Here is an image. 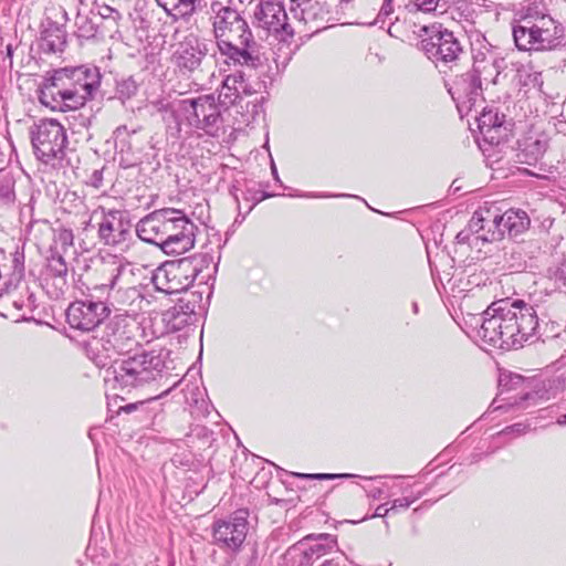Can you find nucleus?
I'll return each instance as SVG.
<instances>
[{
  "mask_svg": "<svg viewBox=\"0 0 566 566\" xmlns=\"http://www.w3.org/2000/svg\"><path fill=\"white\" fill-rule=\"evenodd\" d=\"M538 321L532 305L520 300H501L484 311L480 335L493 346L517 348L533 337L537 338Z\"/></svg>",
  "mask_w": 566,
  "mask_h": 566,
  "instance_id": "1",
  "label": "nucleus"
},
{
  "mask_svg": "<svg viewBox=\"0 0 566 566\" xmlns=\"http://www.w3.org/2000/svg\"><path fill=\"white\" fill-rule=\"evenodd\" d=\"M210 20L218 50L232 65L258 69L262 57L252 31L241 13L214 1L210 6Z\"/></svg>",
  "mask_w": 566,
  "mask_h": 566,
  "instance_id": "2",
  "label": "nucleus"
},
{
  "mask_svg": "<svg viewBox=\"0 0 566 566\" xmlns=\"http://www.w3.org/2000/svg\"><path fill=\"white\" fill-rule=\"evenodd\" d=\"M99 86L97 69L85 66L64 67L54 71L39 88V101L52 111L77 109L93 97Z\"/></svg>",
  "mask_w": 566,
  "mask_h": 566,
  "instance_id": "3",
  "label": "nucleus"
},
{
  "mask_svg": "<svg viewBox=\"0 0 566 566\" xmlns=\"http://www.w3.org/2000/svg\"><path fill=\"white\" fill-rule=\"evenodd\" d=\"M196 224L181 211L158 209L142 218L136 233L144 242L158 245L166 254H182L195 245Z\"/></svg>",
  "mask_w": 566,
  "mask_h": 566,
  "instance_id": "4",
  "label": "nucleus"
},
{
  "mask_svg": "<svg viewBox=\"0 0 566 566\" xmlns=\"http://www.w3.org/2000/svg\"><path fill=\"white\" fill-rule=\"evenodd\" d=\"M164 367L159 354L142 350L133 356L114 359L105 369L104 382L109 390L130 392L156 380Z\"/></svg>",
  "mask_w": 566,
  "mask_h": 566,
  "instance_id": "5",
  "label": "nucleus"
},
{
  "mask_svg": "<svg viewBox=\"0 0 566 566\" xmlns=\"http://www.w3.org/2000/svg\"><path fill=\"white\" fill-rule=\"evenodd\" d=\"M564 28L551 15L527 7L513 25V38L521 51L551 50L560 43Z\"/></svg>",
  "mask_w": 566,
  "mask_h": 566,
  "instance_id": "6",
  "label": "nucleus"
},
{
  "mask_svg": "<svg viewBox=\"0 0 566 566\" xmlns=\"http://www.w3.org/2000/svg\"><path fill=\"white\" fill-rule=\"evenodd\" d=\"M211 260L207 254L193 255L178 261L166 262L153 274V284L157 291L175 294L187 291L202 271L203 264Z\"/></svg>",
  "mask_w": 566,
  "mask_h": 566,
  "instance_id": "7",
  "label": "nucleus"
},
{
  "mask_svg": "<svg viewBox=\"0 0 566 566\" xmlns=\"http://www.w3.org/2000/svg\"><path fill=\"white\" fill-rule=\"evenodd\" d=\"M95 273L96 280L86 286V300H105L109 307L114 289L122 283H130L135 275L132 263L115 255L103 258Z\"/></svg>",
  "mask_w": 566,
  "mask_h": 566,
  "instance_id": "8",
  "label": "nucleus"
},
{
  "mask_svg": "<svg viewBox=\"0 0 566 566\" xmlns=\"http://www.w3.org/2000/svg\"><path fill=\"white\" fill-rule=\"evenodd\" d=\"M35 157L45 165L56 166L65 156L67 144L64 127L55 119H41L31 130Z\"/></svg>",
  "mask_w": 566,
  "mask_h": 566,
  "instance_id": "9",
  "label": "nucleus"
},
{
  "mask_svg": "<svg viewBox=\"0 0 566 566\" xmlns=\"http://www.w3.org/2000/svg\"><path fill=\"white\" fill-rule=\"evenodd\" d=\"M420 31L419 48L437 66L457 64L464 54L460 40L441 25H423Z\"/></svg>",
  "mask_w": 566,
  "mask_h": 566,
  "instance_id": "10",
  "label": "nucleus"
},
{
  "mask_svg": "<svg viewBox=\"0 0 566 566\" xmlns=\"http://www.w3.org/2000/svg\"><path fill=\"white\" fill-rule=\"evenodd\" d=\"M253 24L284 42L292 40L296 34V27L290 22L289 13L279 1L256 2L253 7Z\"/></svg>",
  "mask_w": 566,
  "mask_h": 566,
  "instance_id": "11",
  "label": "nucleus"
},
{
  "mask_svg": "<svg viewBox=\"0 0 566 566\" xmlns=\"http://www.w3.org/2000/svg\"><path fill=\"white\" fill-rule=\"evenodd\" d=\"M180 108L190 126L202 129L208 134L218 130L221 113L212 95L182 99Z\"/></svg>",
  "mask_w": 566,
  "mask_h": 566,
  "instance_id": "12",
  "label": "nucleus"
},
{
  "mask_svg": "<svg viewBox=\"0 0 566 566\" xmlns=\"http://www.w3.org/2000/svg\"><path fill=\"white\" fill-rule=\"evenodd\" d=\"M289 12L296 27V33L305 31L316 33L325 29L332 20V10L327 0L290 4Z\"/></svg>",
  "mask_w": 566,
  "mask_h": 566,
  "instance_id": "13",
  "label": "nucleus"
},
{
  "mask_svg": "<svg viewBox=\"0 0 566 566\" xmlns=\"http://www.w3.org/2000/svg\"><path fill=\"white\" fill-rule=\"evenodd\" d=\"M135 325L123 314L115 315L104 327L98 343L111 358V353L124 355L130 352L136 344L134 337Z\"/></svg>",
  "mask_w": 566,
  "mask_h": 566,
  "instance_id": "14",
  "label": "nucleus"
},
{
  "mask_svg": "<svg viewBox=\"0 0 566 566\" xmlns=\"http://www.w3.org/2000/svg\"><path fill=\"white\" fill-rule=\"evenodd\" d=\"M337 547V538L327 533L308 534L287 549L297 566H312L313 563Z\"/></svg>",
  "mask_w": 566,
  "mask_h": 566,
  "instance_id": "15",
  "label": "nucleus"
},
{
  "mask_svg": "<svg viewBox=\"0 0 566 566\" xmlns=\"http://www.w3.org/2000/svg\"><path fill=\"white\" fill-rule=\"evenodd\" d=\"M248 530V512L237 511L227 518L218 520L213 523V543L220 547L235 551L245 541Z\"/></svg>",
  "mask_w": 566,
  "mask_h": 566,
  "instance_id": "16",
  "label": "nucleus"
},
{
  "mask_svg": "<svg viewBox=\"0 0 566 566\" xmlns=\"http://www.w3.org/2000/svg\"><path fill=\"white\" fill-rule=\"evenodd\" d=\"M109 315L104 301H75L66 310V319L72 328L91 332Z\"/></svg>",
  "mask_w": 566,
  "mask_h": 566,
  "instance_id": "17",
  "label": "nucleus"
},
{
  "mask_svg": "<svg viewBox=\"0 0 566 566\" xmlns=\"http://www.w3.org/2000/svg\"><path fill=\"white\" fill-rule=\"evenodd\" d=\"M208 44L196 35L189 34L181 42L172 54V61L181 73H191L199 69L208 55Z\"/></svg>",
  "mask_w": 566,
  "mask_h": 566,
  "instance_id": "18",
  "label": "nucleus"
},
{
  "mask_svg": "<svg viewBox=\"0 0 566 566\" xmlns=\"http://www.w3.org/2000/svg\"><path fill=\"white\" fill-rule=\"evenodd\" d=\"M130 233V223L120 210L102 209V220L98 226V237L106 245L125 243Z\"/></svg>",
  "mask_w": 566,
  "mask_h": 566,
  "instance_id": "19",
  "label": "nucleus"
},
{
  "mask_svg": "<svg viewBox=\"0 0 566 566\" xmlns=\"http://www.w3.org/2000/svg\"><path fill=\"white\" fill-rule=\"evenodd\" d=\"M128 284L129 283H122L117 285L111 298V310L124 311V316L127 318L136 316L149 305V301L144 297L140 290L136 286H128Z\"/></svg>",
  "mask_w": 566,
  "mask_h": 566,
  "instance_id": "20",
  "label": "nucleus"
},
{
  "mask_svg": "<svg viewBox=\"0 0 566 566\" xmlns=\"http://www.w3.org/2000/svg\"><path fill=\"white\" fill-rule=\"evenodd\" d=\"M482 83L479 80V75L473 70L457 76L453 87L450 90L453 99L462 102L463 104L469 103V108L480 96Z\"/></svg>",
  "mask_w": 566,
  "mask_h": 566,
  "instance_id": "21",
  "label": "nucleus"
},
{
  "mask_svg": "<svg viewBox=\"0 0 566 566\" xmlns=\"http://www.w3.org/2000/svg\"><path fill=\"white\" fill-rule=\"evenodd\" d=\"M156 2L174 21L179 19L188 21L203 6V0H156Z\"/></svg>",
  "mask_w": 566,
  "mask_h": 566,
  "instance_id": "22",
  "label": "nucleus"
},
{
  "mask_svg": "<svg viewBox=\"0 0 566 566\" xmlns=\"http://www.w3.org/2000/svg\"><path fill=\"white\" fill-rule=\"evenodd\" d=\"M500 221H502L503 229L511 238L522 234L531 224L530 217L525 211L513 209L501 214Z\"/></svg>",
  "mask_w": 566,
  "mask_h": 566,
  "instance_id": "23",
  "label": "nucleus"
},
{
  "mask_svg": "<svg viewBox=\"0 0 566 566\" xmlns=\"http://www.w3.org/2000/svg\"><path fill=\"white\" fill-rule=\"evenodd\" d=\"M478 127L484 139L490 140V143L500 142L502 120L496 112H493L492 109L483 111L478 117Z\"/></svg>",
  "mask_w": 566,
  "mask_h": 566,
  "instance_id": "24",
  "label": "nucleus"
},
{
  "mask_svg": "<svg viewBox=\"0 0 566 566\" xmlns=\"http://www.w3.org/2000/svg\"><path fill=\"white\" fill-rule=\"evenodd\" d=\"M65 43V31L56 24H49L42 32L40 48L45 53H56L63 51Z\"/></svg>",
  "mask_w": 566,
  "mask_h": 566,
  "instance_id": "25",
  "label": "nucleus"
},
{
  "mask_svg": "<svg viewBox=\"0 0 566 566\" xmlns=\"http://www.w3.org/2000/svg\"><path fill=\"white\" fill-rule=\"evenodd\" d=\"M472 70L479 75V80L481 82L484 80L495 84L496 78L500 75L499 62L495 59H489L483 54L482 57H479V55L474 56Z\"/></svg>",
  "mask_w": 566,
  "mask_h": 566,
  "instance_id": "26",
  "label": "nucleus"
},
{
  "mask_svg": "<svg viewBox=\"0 0 566 566\" xmlns=\"http://www.w3.org/2000/svg\"><path fill=\"white\" fill-rule=\"evenodd\" d=\"M546 151V143L530 138L520 145L518 160L526 165L535 164Z\"/></svg>",
  "mask_w": 566,
  "mask_h": 566,
  "instance_id": "27",
  "label": "nucleus"
},
{
  "mask_svg": "<svg viewBox=\"0 0 566 566\" xmlns=\"http://www.w3.org/2000/svg\"><path fill=\"white\" fill-rule=\"evenodd\" d=\"M244 87V78L242 72H237L228 75L223 80L222 90L219 97H223L224 102L234 103L239 96L240 91Z\"/></svg>",
  "mask_w": 566,
  "mask_h": 566,
  "instance_id": "28",
  "label": "nucleus"
},
{
  "mask_svg": "<svg viewBox=\"0 0 566 566\" xmlns=\"http://www.w3.org/2000/svg\"><path fill=\"white\" fill-rule=\"evenodd\" d=\"M500 217L489 209L485 210V231L481 233V241L494 242L504 237L505 230L503 229L502 221H500Z\"/></svg>",
  "mask_w": 566,
  "mask_h": 566,
  "instance_id": "29",
  "label": "nucleus"
},
{
  "mask_svg": "<svg viewBox=\"0 0 566 566\" xmlns=\"http://www.w3.org/2000/svg\"><path fill=\"white\" fill-rule=\"evenodd\" d=\"M76 34L82 39L94 38L98 23L96 17L90 11L88 13L78 12L75 18Z\"/></svg>",
  "mask_w": 566,
  "mask_h": 566,
  "instance_id": "30",
  "label": "nucleus"
},
{
  "mask_svg": "<svg viewBox=\"0 0 566 566\" xmlns=\"http://www.w3.org/2000/svg\"><path fill=\"white\" fill-rule=\"evenodd\" d=\"M201 296L197 293H190L185 297H180L175 306L171 307V315L175 313L181 314L191 319V316L196 314Z\"/></svg>",
  "mask_w": 566,
  "mask_h": 566,
  "instance_id": "31",
  "label": "nucleus"
},
{
  "mask_svg": "<svg viewBox=\"0 0 566 566\" xmlns=\"http://www.w3.org/2000/svg\"><path fill=\"white\" fill-rule=\"evenodd\" d=\"M14 180L9 172L0 171V203L10 205L14 201Z\"/></svg>",
  "mask_w": 566,
  "mask_h": 566,
  "instance_id": "32",
  "label": "nucleus"
},
{
  "mask_svg": "<svg viewBox=\"0 0 566 566\" xmlns=\"http://www.w3.org/2000/svg\"><path fill=\"white\" fill-rule=\"evenodd\" d=\"M138 85L133 77H127L117 82L115 98L119 99L122 104L136 95Z\"/></svg>",
  "mask_w": 566,
  "mask_h": 566,
  "instance_id": "33",
  "label": "nucleus"
},
{
  "mask_svg": "<svg viewBox=\"0 0 566 566\" xmlns=\"http://www.w3.org/2000/svg\"><path fill=\"white\" fill-rule=\"evenodd\" d=\"M67 276V265L60 254H52L48 259L45 277Z\"/></svg>",
  "mask_w": 566,
  "mask_h": 566,
  "instance_id": "34",
  "label": "nucleus"
},
{
  "mask_svg": "<svg viewBox=\"0 0 566 566\" xmlns=\"http://www.w3.org/2000/svg\"><path fill=\"white\" fill-rule=\"evenodd\" d=\"M45 284L49 294L54 298H59L63 296L67 290V276L45 277Z\"/></svg>",
  "mask_w": 566,
  "mask_h": 566,
  "instance_id": "35",
  "label": "nucleus"
},
{
  "mask_svg": "<svg viewBox=\"0 0 566 566\" xmlns=\"http://www.w3.org/2000/svg\"><path fill=\"white\" fill-rule=\"evenodd\" d=\"M91 11L97 20L112 21L114 23H116L122 17L116 9L107 4H96Z\"/></svg>",
  "mask_w": 566,
  "mask_h": 566,
  "instance_id": "36",
  "label": "nucleus"
},
{
  "mask_svg": "<svg viewBox=\"0 0 566 566\" xmlns=\"http://www.w3.org/2000/svg\"><path fill=\"white\" fill-rule=\"evenodd\" d=\"M548 277L553 281L555 290H562L566 287V265L560 264L548 270Z\"/></svg>",
  "mask_w": 566,
  "mask_h": 566,
  "instance_id": "37",
  "label": "nucleus"
},
{
  "mask_svg": "<svg viewBox=\"0 0 566 566\" xmlns=\"http://www.w3.org/2000/svg\"><path fill=\"white\" fill-rule=\"evenodd\" d=\"M485 210H478L473 213L469 221V229L472 233L476 234V239L481 240V233L485 231Z\"/></svg>",
  "mask_w": 566,
  "mask_h": 566,
  "instance_id": "38",
  "label": "nucleus"
},
{
  "mask_svg": "<svg viewBox=\"0 0 566 566\" xmlns=\"http://www.w3.org/2000/svg\"><path fill=\"white\" fill-rule=\"evenodd\" d=\"M165 321L174 331H179L191 322L190 318L181 316L179 313L171 315V308L165 313Z\"/></svg>",
  "mask_w": 566,
  "mask_h": 566,
  "instance_id": "39",
  "label": "nucleus"
},
{
  "mask_svg": "<svg viewBox=\"0 0 566 566\" xmlns=\"http://www.w3.org/2000/svg\"><path fill=\"white\" fill-rule=\"evenodd\" d=\"M296 476L301 479H307V480H335V479H347L355 476L354 474L348 473H342V474H334V473H295Z\"/></svg>",
  "mask_w": 566,
  "mask_h": 566,
  "instance_id": "40",
  "label": "nucleus"
},
{
  "mask_svg": "<svg viewBox=\"0 0 566 566\" xmlns=\"http://www.w3.org/2000/svg\"><path fill=\"white\" fill-rule=\"evenodd\" d=\"M523 74L525 75V78H524V82H523V84L525 86H531V87L541 90V87L543 85V80H542V73L541 72H536V71L527 72V71H524L523 73H521V77L523 76Z\"/></svg>",
  "mask_w": 566,
  "mask_h": 566,
  "instance_id": "41",
  "label": "nucleus"
},
{
  "mask_svg": "<svg viewBox=\"0 0 566 566\" xmlns=\"http://www.w3.org/2000/svg\"><path fill=\"white\" fill-rule=\"evenodd\" d=\"M418 497L409 499V497H400L396 499L391 502L389 507L391 511H397L399 509L407 510Z\"/></svg>",
  "mask_w": 566,
  "mask_h": 566,
  "instance_id": "42",
  "label": "nucleus"
},
{
  "mask_svg": "<svg viewBox=\"0 0 566 566\" xmlns=\"http://www.w3.org/2000/svg\"><path fill=\"white\" fill-rule=\"evenodd\" d=\"M439 0H415V6L423 12H432L437 9Z\"/></svg>",
  "mask_w": 566,
  "mask_h": 566,
  "instance_id": "43",
  "label": "nucleus"
},
{
  "mask_svg": "<svg viewBox=\"0 0 566 566\" xmlns=\"http://www.w3.org/2000/svg\"><path fill=\"white\" fill-rule=\"evenodd\" d=\"M87 185L98 189L103 185V171L102 170H94L91 176L88 177Z\"/></svg>",
  "mask_w": 566,
  "mask_h": 566,
  "instance_id": "44",
  "label": "nucleus"
},
{
  "mask_svg": "<svg viewBox=\"0 0 566 566\" xmlns=\"http://www.w3.org/2000/svg\"><path fill=\"white\" fill-rule=\"evenodd\" d=\"M526 431V426L523 423H515L513 426L506 427L503 431H501V434H513V436H521Z\"/></svg>",
  "mask_w": 566,
  "mask_h": 566,
  "instance_id": "45",
  "label": "nucleus"
},
{
  "mask_svg": "<svg viewBox=\"0 0 566 566\" xmlns=\"http://www.w3.org/2000/svg\"><path fill=\"white\" fill-rule=\"evenodd\" d=\"M59 240L63 245H72L73 244V233L71 230H62L59 233Z\"/></svg>",
  "mask_w": 566,
  "mask_h": 566,
  "instance_id": "46",
  "label": "nucleus"
},
{
  "mask_svg": "<svg viewBox=\"0 0 566 566\" xmlns=\"http://www.w3.org/2000/svg\"><path fill=\"white\" fill-rule=\"evenodd\" d=\"M391 13H392V0H384V3L379 11V15L388 17Z\"/></svg>",
  "mask_w": 566,
  "mask_h": 566,
  "instance_id": "47",
  "label": "nucleus"
},
{
  "mask_svg": "<svg viewBox=\"0 0 566 566\" xmlns=\"http://www.w3.org/2000/svg\"><path fill=\"white\" fill-rule=\"evenodd\" d=\"M390 512L389 507H386V504H380L376 507L375 513L371 515L374 517H385Z\"/></svg>",
  "mask_w": 566,
  "mask_h": 566,
  "instance_id": "48",
  "label": "nucleus"
},
{
  "mask_svg": "<svg viewBox=\"0 0 566 566\" xmlns=\"http://www.w3.org/2000/svg\"><path fill=\"white\" fill-rule=\"evenodd\" d=\"M128 135V130L126 126H119L114 132V137L116 140L124 142L125 136Z\"/></svg>",
  "mask_w": 566,
  "mask_h": 566,
  "instance_id": "49",
  "label": "nucleus"
},
{
  "mask_svg": "<svg viewBox=\"0 0 566 566\" xmlns=\"http://www.w3.org/2000/svg\"><path fill=\"white\" fill-rule=\"evenodd\" d=\"M137 408V403H128L119 408V411H124L126 413L134 411Z\"/></svg>",
  "mask_w": 566,
  "mask_h": 566,
  "instance_id": "50",
  "label": "nucleus"
},
{
  "mask_svg": "<svg viewBox=\"0 0 566 566\" xmlns=\"http://www.w3.org/2000/svg\"><path fill=\"white\" fill-rule=\"evenodd\" d=\"M346 195H304L308 198H329V197H345Z\"/></svg>",
  "mask_w": 566,
  "mask_h": 566,
  "instance_id": "51",
  "label": "nucleus"
},
{
  "mask_svg": "<svg viewBox=\"0 0 566 566\" xmlns=\"http://www.w3.org/2000/svg\"><path fill=\"white\" fill-rule=\"evenodd\" d=\"M319 566H340V564L337 560H335V559H329V560H325Z\"/></svg>",
  "mask_w": 566,
  "mask_h": 566,
  "instance_id": "52",
  "label": "nucleus"
},
{
  "mask_svg": "<svg viewBox=\"0 0 566 566\" xmlns=\"http://www.w3.org/2000/svg\"><path fill=\"white\" fill-rule=\"evenodd\" d=\"M468 233H465L464 231L459 232L457 235L459 242H464L465 240H468Z\"/></svg>",
  "mask_w": 566,
  "mask_h": 566,
  "instance_id": "53",
  "label": "nucleus"
},
{
  "mask_svg": "<svg viewBox=\"0 0 566 566\" xmlns=\"http://www.w3.org/2000/svg\"><path fill=\"white\" fill-rule=\"evenodd\" d=\"M382 491L380 489H376L371 492V496L374 499H379L381 496Z\"/></svg>",
  "mask_w": 566,
  "mask_h": 566,
  "instance_id": "54",
  "label": "nucleus"
},
{
  "mask_svg": "<svg viewBox=\"0 0 566 566\" xmlns=\"http://www.w3.org/2000/svg\"><path fill=\"white\" fill-rule=\"evenodd\" d=\"M557 423L559 426H566V415H564L560 418H558Z\"/></svg>",
  "mask_w": 566,
  "mask_h": 566,
  "instance_id": "55",
  "label": "nucleus"
},
{
  "mask_svg": "<svg viewBox=\"0 0 566 566\" xmlns=\"http://www.w3.org/2000/svg\"><path fill=\"white\" fill-rule=\"evenodd\" d=\"M96 364H97L98 366H101V367H105V366H106V363H102V361H97Z\"/></svg>",
  "mask_w": 566,
  "mask_h": 566,
  "instance_id": "56",
  "label": "nucleus"
},
{
  "mask_svg": "<svg viewBox=\"0 0 566 566\" xmlns=\"http://www.w3.org/2000/svg\"><path fill=\"white\" fill-rule=\"evenodd\" d=\"M272 171H273L274 175L276 174V169H275L274 166L272 167Z\"/></svg>",
  "mask_w": 566,
  "mask_h": 566,
  "instance_id": "57",
  "label": "nucleus"
}]
</instances>
